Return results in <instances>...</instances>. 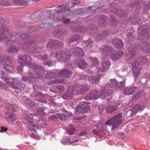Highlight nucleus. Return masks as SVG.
Listing matches in <instances>:
<instances>
[{
  "label": "nucleus",
  "mask_w": 150,
  "mask_h": 150,
  "mask_svg": "<svg viewBox=\"0 0 150 150\" xmlns=\"http://www.w3.org/2000/svg\"><path fill=\"white\" fill-rule=\"evenodd\" d=\"M1 73L2 75L1 77L8 86H11L13 88L21 90L23 89L24 85L18 78H13L12 79V81H10L11 79L7 76L6 73L3 71H2Z\"/></svg>",
  "instance_id": "1"
},
{
  "label": "nucleus",
  "mask_w": 150,
  "mask_h": 150,
  "mask_svg": "<svg viewBox=\"0 0 150 150\" xmlns=\"http://www.w3.org/2000/svg\"><path fill=\"white\" fill-rule=\"evenodd\" d=\"M33 89L34 92L32 94L33 96L37 97L40 98L39 100H36L38 101V102L46 103L47 102V100H43L42 99L44 97H45V98L50 101L49 102L50 104H51L53 105H56L54 102V99L52 96L48 95V94L43 95L40 92V88L38 86V85H34Z\"/></svg>",
  "instance_id": "2"
},
{
  "label": "nucleus",
  "mask_w": 150,
  "mask_h": 150,
  "mask_svg": "<svg viewBox=\"0 0 150 150\" xmlns=\"http://www.w3.org/2000/svg\"><path fill=\"white\" fill-rule=\"evenodd\" d=\"M125 80H123L120 83L117 82L115 79H111L105 86V90H108V93L112 94L117 88H122L125 86Z\"/></svg>",
  "instance_id": "3"
},
{
  "label": "nucleus",
  "mask_w": 150,
  "mask_h": 150,
  "mask_svg": "<svg viewBox=\"0 0 150 150\" xmlns=\"http://www.w3.org/2000/svg\"><path fill=\"white\" fill-rule=\"evenodd\" d=\"M35 72L36 73L39 79H42L45 77L47 79H52L56 77L58 78L57 71L56 72H47L43 70V68L38 66Z\"/></svg>",
  "instance_id": "4"
},
{
  "label": "nucleus",
  "mask_w": 150,
  "mask_h": 150,
  "mask_svg": "<svg viewBox=\"0 0 150 150\" xmlns=\"http://www.w3.org/2000/svg\"><path fill=\"white\" fill-rule=\"evenodd\" d=\"M142 28L139 27L138 30V33H139L138 39L139 41L142 42L143 43L145 42L144 43V46L142 48L144 51H145L146 53H150V45L148 42H146L147 38L148 37V33H146V30H142Z\"/></svg>",
  "instance_id": "5"
},
{
  "label": "nucleus",
  "mask_w": 150,
  "mask_h": 150,
  "mask_svg": "<svg viewBox=\"0 0 150 150\" xmlns=\"http://www.w3.org/2000/svg\"><path fill=\"white\" fill-rule=\"evenodd\" d=\"M0 65L7 72H12L14 71V67L12 64L11 59L8 56H0Z\"/></svg>",
  "instance_id": "6"
},
{
  "label": "nucleus",
  "mask_w": 150,
  "mask_h": 150,
  "mask_svg": "<svg viewBox=\"0 0 150 150\" xmlns=\"http://www.w3.org/2000/svg\"><path fill=\"white\" fill-rule=\"evenodd\" d=\"M17 61L21 66H23L26 65L29 67L33 68V69L35 71L38 66L35 64H32L31 63V58L30 56L28 55L19 56L17 59Z\"/></svg>",
  "instance_id": "7"
},
{
  "label": "nucleus",
  "mask_w": 150,
  "mask_h": 150,
  "mask_svg": "<svg viewBox=\"0 0 150 150\" xmlns=\"http://www.w3.org/2000/svg\"><path fill=\"white\" fill-rule=\"evenodd\" d=\"M124 119V117L122 114L119 113L111 117L106 122V124L112 126L111 130L112 131L121 124Z\"/></svg>",
  "instance_id": "8"
},
{
  "label": "nucleus",
  "mask_w": 150,
  "mask_h": 150,
  "mask_svg": "<svg viewBox=\"0 0 150 150\" xmlns=\"http://www.w3.org/2000/svg\"><path fill=\"white\" fill-rule=\"evenodd\" d=\"M56 8L55 9L49 11V18L51 19H54L56 17L54 13L58 14H62L70 10L69 6L67 5L64 4L58 5Z\"/></svg>",
  "instance_id": "9"
},
{
  "label": "nucleus",
  "mask_w": 150,
  "mask_h": 150,
  "mask_svg": "<svg viewBox=\"0 0 150 150\" xmlns=\"http://www.w3.org/2000/svg\"><path fill=\"white\" fill-rule=\"evenodd\" d=\"M52 57H56L58 61L62 63H65L70 59L71 56L70 54L66 52L64 50H59L55 54H52L50 56Z\"/></svg>",
  "instance_id": "10"
},
{
  "label": "nucleus",
  "mask_w": 150,
  "mask_h": 150,
  "mask_svg": "<svg viewBox=\"0 0 150 150\" xmlns=\"http://www.w3.org/2000/svg\"><path fill=\"white\" fill-rule=\"evenodd\" d=\"M107 91H108V90H105V86L102 93L96 90H93L90 93H89L85 97V99L88 100H90L92 99L95 100L100 97L108 96L110 94L108 93Z\"/></svg>",
  "instance_id": "11"
},
{
  "label": "nucleus",
  "mask_w": 150,
  "mask_h": 150,
  "mask_svg": "<svg viewBox=\"0 0 150 150\" xmlns=\"http://www.w3.org/2000/svg\"><path fill=\"white\" fill-rule=\"evenodd\" d=\"M36 117L35 114L29 113L25 116V118L28 121L27 125L28 129L32 132L35 133L37 132L36 130H38V127H35L34 123L31 121L33 117Z\"/></svg>",
  "instance_id": "12"
},
{
  "label": "nucleus",
  "mask_w": 150,
  "mask_h": 150,
  "mask_svg": "<svg viewBox=\"0 0 150 150\" xmlns=\"http://www.w3.org/2000/svg\"><path fill=\"white\" fill-rule=\"evenodd\" d=\"M89 102L83 101L81 102L76 108L75 110L77 112L84 113L90 110V106L88 105Z\"/></svg>",
  "instance_id": "13"
},
{
  "label": "nucleus",
  "mask_w": 150,
  "mask_h": 150,
  "mask_svg": "<svg viewBox=\"0 0 150 150\" xmlns=\"http://www.w3.org/2000/svg\"><path fill=\"white\" fill-rule=\"evenodd\" d=\"M5 30L2 29L1 31H0V42H8L10 41H15L16 39V38L15 37V34L12 35L11 36V37L10 38H9L8 36L9 35V34L8 33L6 34V35H5ZM10 36H11L10 35Z\"/></svg>",
  "instance_id": "14"
},
{
  "label": "nucleus",
  "mask_w": 150,
  "mask_h": 150,
  "mask_svg": "<svg viewBox=\"0 0 150 150\" xmlns=\"http://www.w3.org/2000/svg\"><path fill=\"white\" fill-rule=\"evenodd\" d=\"M74 87L72 86H69L65 92L62 96V97L64 100L71 99L74 97Z\"/></svg>",
  "instance_id": "15"
},
{
  "label": "nucleus",
  "mask_w": 150,
  "mask_h": 150,
  "mask_svg": "<svg viewBox=\"0 0 150 150\" xmlns=\"http://www.w3.org/2000/svg\"><path fill=\"white\" fill-rule=\"evenodd\" d=\"M4 118L9 124L12 125L13 124V122L16 119V115L13 112H9L5 114Z\"/></svg>",
  "instance_id": "16"
},
{
  "label": "nucleus",
  "mask_w": 150,
  "mask_h": 150,
  "mask_svg": "<svg viewBox=\"0 0 150 150\" xmlns=\"http://www.w3.org/2000/svg\"><path fill=\"white\" fill-rule=\"evenodd\" d=\"M110 54L111 59L115 61L120 58L122 56L123 53L121 50L117 51L113 49L112 51H111Z\"/></svg>",
  "instance_id": "17"
},
{
  "label": "nucleus",
  "mask_w": 150,
  "mask_h": 150,
  "mask_svg": "<svg viewBox=\"0 0 150 150\" xmlns=\"http://www.w3.org/2000/svg\"><path fill=\"white\" fill-rule=\"evenodd\" d=\"M132 67L133 68V73L135 76L134 79L136 80L140 72L141 69L140 66L138 63L134 62L132 64Z\"/></svg>",
  "instance_id": "18"
},
{
  "label": "nucleus",
  "mask_w": 150,
  "mask_h": 150,
  "mask_svg": "<svg viewBox=\"0 0 150 150\" xmlns=\"http://www.w3.org/2000/svg\"><path fill=\"white\" fill-rule=\"evenodd\" d=\"M57 74L58 77L66 78L70 76L71 74V72L70 70L65 69L60 71H57Z\"/></svg>",
  "instance_id": "19"
},
{
  "label": "nucleus",
  "mask_w": 150,
  "mask_h": 150,
  "mask_svg": "<svg viewBox=\"0 0 150 150\" xmlns=\"http://www.w3.org/2000/svg\"><path fill=\"white\" fill-rule=\"evenodd\" d=\"M74 65L75 67H78L80 69L86 68L88 66V64L83 59L79 60L75 62Z\"/></svg>",
  "instance_id": "20"
},
{
  "label": "nucleus",
  "mask_w": 150,
  "mask_h": 150,
  "mask_svg": "<svg viewBox=\"0 0 150 150\" xmlns=\"http://www.w3.org/2000/svg\"><path fill=\"white\" fill-rule=\"evenodd\" d=\"M113 50L111 47L106 45H103L100 48V51L104 54H105V55L110 54L111 51Z\"/></svg>",
  "instance_id": "21"
},
{
  "label": "nucleus",
  "mask_w": 150,
  "mask_h": 150,
  "mask_svg": "<svg viewBox=\"0 0 150 150\" xmlns=\"http://www.w3.org/2000/svg\"><path fill=\"white\" fill-rule=\"evenodd\" d=\"M111 64L109 60H106L102 62L101 68V72H105L108 71L110 68Z\"/></svg>",
  "instance_id": "22"
},
{
  "label": "nucleus",
  "mask_w": 150,
  "mask_h": 150,
  "mask_svg": "<svg viewBox=\"0 0 150 150\" xmlns=\"http://www.w3.org/2000/svg\"><path fill=\"white\" fill-rule=\"evenodd\" d=\"M88 89V86H83L81 85H78L76 86V91L78 94H82L87 91Z\"/></svg>",
  "instance_id": "23"
},
{
  "label": "nucleus",
  "mask_w": 150,
  "mask_h": 150,
  "mask_svg": "<svg viewBox=\"0 0 150 150\" xmlns=\"http://www.w3.org/2000/svg\"><path fill=\"white\" fill-rule=\"evenodd\" d=\"M100 74H98L96 76H90L88 78L89 83L92 85L97 83L100 80Z\"/></svg>",
  "instance_id": "24"
},
{
  "label": "nucleus",
  "mask_w": 150,
  "mask_h": 150,
  "mask_svg": "<svg viewBox=\"0 0 150 150\" xmlns=\"http://www.w3.org/2000/svg\"><path fill=\"white\" fill-rule=\"evenodd\" d=\"M112 43L113 45L117 48H122L123 47L122 41L121 39L115 38L113 40Z\"/></svg>",
  "instance_id": "25"
},
{
  "label": "nucleus",
  "mask_w": 150,
  "mask_h": 150,
  "mask_svg": "<svg viewBox=\"0 0 150 150\" xmlns=\"http://www.w3.org/2000/svg\"><path fill=\"white\" fill-rule=\"evenodd\" d=\"M137 89L136 86H132L131 87H127L124 90V94L126 95H132L135 92Z\"/></svg>",
  "instance_id": "26"
},
{
  "label": "nucleus",
  "mask_w": 150,
  "mask_h": 150,
  "mask_svg": "<svg viewBox=\"0 0 150 150\" xmlns=\"http://www.w3.org/2000/svg\"><path fill=\"white\" fill-rule=\"evenodd\" d=\"M108 33L107 32L105 31L102 32L98 33L96 34V35L93 36L94 38L97 40H100L102 39L105 38L108 35Z\"/></svg>",
  "instance_id": "27"
},
{
  "label": "nucleus",
  "mask_w": 150,
  "mask_h": 150,
  "mask_svg": "<svg viewBox=\"0 0 150 150\" xmlns=\"http://www.w3.org/2000/svg\"><path fill=\"white\" fill-rule=\"evenodd\" d=\"M35 78L33 75L23 76L22 78V80L27 83H32L35 81Z\"/></svg>",
  "instance_id": "28"
},
{
  "label": "nucleus",
  "mask_w": 150,
  "mask_h": 150,
  "mask_svg": "<svg viewBox=\"0 0 150 150\" xmlns=\"http://www.w3.org/2000/svg\"><path fill=\"white\" fill-rule=\"evenodd\" d=\"M71 50L73 52L75 53L76 55H80L81 56H83L84 55V52L82 50V49L77 46L72 48Z\"/></svg>",
  "instance_id": "29"
},
{
  "label": "nucleus",
  "mask_w": 150,
  "mask_h": 150,
  "mask_svg": "<svg viewBox=\"0 0 150 150\" xmlns=\"http://www.w3.org/2000/svg\"><path fill=\"white\" fill-rule=\"evenodd\" d=\"M107 17L102 16H100L98 18V22L100 26H104L107 24L108 20Z\"/></svg>",
  "instance_id": "30"
},
{
  "label": "nucleus",
  "mask_w": 150,
  "mask_h": 150,
  "mask_svg": "<svg viewBox=\"0 0 150 150\" xmlns=\"http://www.w3.org/2000/svg\"><path fill=\"white\" fill-rule=\"evenodd\" d=\"M88 61L91 64V66L93 67L98 64L99 62L97 58L90 57L88 59Z\"/></svg>",
  "instance_id": "31"
},
{
  "label": "nucleus",
  "mask_w": 150,
  "mask_h": 150,
  "mask_svg": "<svg viewBox=\"0 0 150 150\" xmlns=\"http://www.w3.org/2000/svg\"><path fill=\"white\" fill-rule=\"evenodd\" d=\"M67 30L64 29H60L58 30L56 32L57 35L59 37H63L67 35Z\"/></svg>",
  "instance_id": "32"
},
{
  "label": "nucleus",
  "mask_w": 150,
  "mask_h": 150,
  "mask_svg": "<svg viewBox=\"0 0 150 150\" xmlns=\"http://www.w3.org/2000/svg\"><path fill=\"white\" fill-rule=\"evenodd\" d=\"M144 108V106L139 104H137L133 106L132 110L134 114H136L138 111L140 110H142Z\"/></svg>",
  "instance_id": "33"
},
{
  "label": "nucleus",
  "mask_w": 150,
  "mask_h": 150,
  "mask_svg": "<svg viewBox=\"0 0 150 150\" xmlns=\"http://www.w3.org/2000/svg\"><path fill=\"white\" fill-rule=\"evenodd\" d=\"M55 40H50L47 45V47L48 48L53 49L56 48Z\"/></svg>",
  "instance_id": "34"
},
{
  "label": "nucleus",
  "mask_w": 150,
  "mask_h": 150,
  "mask_svg": "<svg viewBox=\"0 0 150 150\" xmlns=\"http://www.w3.org/2000/svg\"><path fill=\"white\" fill-rule=\"evenodd\" d=\"M117 106L115 105H109L106 108V111L107 113H111L117 110Z\"/></svg>",
  "instance_id": "35"
},
{
  "label": "nucleus",
  "mask_w": 150,
  "mask_h": 150,
  "mask_svg": "<svg viewBox=\"0 0 150 150\" xmlns=\"http://www.w3.org/2000/svg\"><path fill=\"white\" fill-rule=\"evenodd\" d=\"M38 125H35V126H37L38 127V129H39V127H42V128H44L46 125V121L45 120H39L37 122Z\"/></svg>",
  "instance_id": "36"
},
{
  "label": "nucleus",
  "mask_w": 150,
  "mask_h": 150,
  "mask_svg": "<svg viewBox=\"0 0 150 150\" xmlns=\"http://www.w3.org/2000/svg\"><path fill=\"white\" fill-rule=\"evenodd\" d=\"M25 102L27 105H29L31 107H32L33 105H37L39 104V103L30 101L27 98H26Z\"/></svg>",
  "instance_id": "37"
},
{
  "label": "nucleus",
  "mask_w": 150,
  "mask_h": 150,
  "mask_svg": "<svg viewBox=\"0 0 150 150\" xmlns=\"http://www.w3.org/2000/svg\"><path fill=\"white\" fill-rule=\"evenodd\" d=\"M19 49L15 46L10 47H8L7 51L10 53L17 52L19 50Z\"/></svg>",
  "instance_id": "38"
},
{
  "label": "nucleus",
  "mask_w": 150,
  "mask_h": 150,
  "mask_svg": "<svg viewBox=\"0 0 150 150\" xmlns=\"http://www.w3.org/2000/svg\"><path fill=\"white\" fill-rule=\"evenodd\" d=\"M74 28L75 29V31L78 32H84L87 31V28L83 26L75 27H74Z\"/></svg>",
  "instance_id": "39"
},
{
  "label": "nucleus",
  "mask_w": 150,
  "mask_h": 150,
  "mask_svg": "<svg viewBox=\"0 0 150 150\" xmlns=\"http://www.w3.org/2000/svg\"><path fill=\"white\" fill-rule=\"evenodd\" d=\"M15 37L16 38V39H18L20 38H28V34L24 33L23 34H21L20 33L18 34H15Z\"/></svg>",
  "instance_id": "40"
},
{
  "label": "nucleus",
  "mask_w": 150,
  "mask_h": 150,
  "mask_svg": "<svg viewBox=\"0 0 150 150\" xmlns=\"http://www.w3.org/2000/svg\"><path fill=\"white\" fill-rule=\"evenodd\" d=\"M80 38V36L78 35H73L69 40V42H72L77 41Z\"/></svg>",
  "instance_id": "41"
},
{
  "label": "nucleus",
  "mask_w": 150,
  "mask_h": 150,
  "mask_svg": "<svg viewBox=\"0 0 150 150\" xmlns=\"http://www.w3.org/2000/svg\"><path fill=\"white\" fill-rule=\"evenodd\" d=\"M65 80L63 79H57L54 81H51L50 84L55 83H63L65 82Z\"/></svg>",
  "instance_id": "42"
},
{
  "label": "nucleus",
  "mask_w": 150,
  "mask_h": 150,
  "mask_svg": "<svg viewBox=\"0 0 150 150\" xmlns=\"http://www.w3.org/2000/svg\"><path fill=\"white\" fill-rule=\"evenodd\" d=\"M66 132L69 135H73L75 133V130L72 126H71L67 129Z\"/></svg>",
  "instance_id": "43"
},
{
  "label": "nucleus",
  "mask_w": 150,
  "mask_h": 150,
  "mask_svg": "<svg viewBox=\"0 0 150 150\" xmlns=\"http://www.w3.org/2000/svg\"><path fill=\"white\" fill-rule=\"evenodd\" d=\"M137 47H134L132 46L129 48V52L133 56H134L135 55L136 53V49Z\"/></svg>",
  "instance_id": "44"
},
{
  "label": "nucleus",
  "mask_w": 150,
  "mask_h": 150,
  "mask_svg": "<svg viewBox=\"0 0 150 150\" xmlns=\"http://www.w3.org/2000/svg\"><path fill=\"white\" fill-rule=\"evenodd\" d=\"M145 94V92L144 91H141L136 93L135 97L137 98H139L144 96Z\"/></svg>",
  "instance_id": "45"
},
{
  "label": "nucleus",
  "mask_w": 150,
  "mask_h": 150,
  "mask_svg": "<svg viewBox=\"0 0 150 150\" xmlns=\"http://www.w3.org/2000/svg\"><path fill=\"white\" fill-rule=\"evenodd\" d=\"M83 43L84 45H85V46L87 47L89 45H91L93 43L92 39L91 38H89L88 40L83 42Z\"/></svg>",
  "instance_id": "46"
},
{
  "label": "nucleus",
  "mask_w": 150,
  "mask_h": 150,
  "mask_svg": "<svg viewBox=\"0 0 150 150\" xmlns=\"http://www.w3.org/2000/svg\"><path fill=\"white\" fill-rule=\"evenodd\" d=\"M56 48H60L62 47L64 45V43L62 42L55 40Z\"/></svg>",
  "instance_id": "47"
},
{
  "label": "nucleus",
  "mask_w": 150,
  "mask_h": 150,
  "mask_svg": "<svg viewBox=\"0 0 150 150\" xmlns=\"http://www.w3.org/2000/svg\"><path fill=\"white\" fill-rule=\"evenodd\" d=\"M44 108H43L42 107L38 108L37 110V112H38V115L40 116L44 115Z\"/></svg>",
  "instance_id": "48"
},
{
  "label": "nucleus",
  "mask_w": 150,
  "mask_h": 150,
  "mask_svg": "<svg viewBox=\"0 0 150 150\" xmlns=\"http://www.w3.org/2000/svg\"><path fill=\"white\" fill-rule=\"evenodd\" d=\"M110 23L112 25H115L117 23V21L115 16H112L110 17Z\"/></svg>",
  "instance_id": "49"
},
{
  "label": "nucleus",
  "mask_w": 150,
  "mask_h": 150,
  "mask_svg": "<svg viewBox=\"0 0 150 150\" xmlns=\"http://www.w3.org/2000/svg\"><path fill=\"white\" fill-rule=\"evenodd\" d=\"M50 90L54 93H58V86H52L50 88Z\"/></svg>",
  "instance_id": "50"
},
{
  "label": "nucleus",
  "mask_w": 150,
  "mask_h": 150,
  "mask_svg": "<svg viewBox=\"0 0 150 150\" xmlns=\"http://www.w3.org/2000/svg\"><path fill=\"white\" fill-rule=\"evenodd\" d=\"M57 115L58 118H59L62 120H64L66 118V115L63 114H57Z\"/></svg>",
  "instance_id": "51"
},
{
  "label": "nucleus",
  "mask_w": 150,
  "mask_h": 150,
  "mask_svg": "<svg viewBox=\"0 0 150 150\" xmlns=\"http://www.w3.org/2000/svg\"><path fill=\"white\" fill-rule=\"evenodd\" d=\"M14 125L18 129H21L22 127V124L18 121H16Z\"/></svg>",
  "instance_id": "52"
},
{
  "label": "nucleus",
  "mask_w": 150,
  "mask_h": 150,
  "mask_svg": "<svg viewBox=\"0 0 150 150\" xmlns=\"http://www.w3.org/2000/svg\"><path fill=\"white\" fill-rule=\"evenodd\" d=\"M37 58L40 59L44 60L47 58L48 57L47 54L42 55H38L37 56Z\"/></svg>",
  "instance_id": "53"
},
{
  "label": "nucleus",
  "mask_w": 150,
  "mask_h": 150,
  "mask_svg": "<svg viewBox=\"0 0 150 150\" xmlns=\"http://www.w3.org/2000/svg\"><path fill=\"white\" fill-rule=\"evenodd\" d=\"M55 62H54L47 61L46 62H45L43 64L44 65H47L49 67H51L53 66Z\"/></svg>",
  "instance_id": "54"
},
{
  "label": "nucleus",
  "mask_w": 150,
  "mask_h": 150,
  "mask_svg": "<svg viewBox=\"0 0 150 150\" xmlns=\"http://www.w3.org/2000/svg\"><path fill=\"white\" fill-rule=\"evenodd\" d=\"M135 114H134L132 110L130 109L127 112L126 115L128 117H131Z\"/></svg>",
  "instance_id": "55"
},
{
  "label": "nucleus",
  "mask_w": 150,
  "mask_h": 150,
  "mask_svg": "<svg viewBox=\"0 0 150 150\" xmlns=\"http://www.w3.org/2000/svg\"><path fill=\"white\" fill-rule=\"evenodd\" d=\"M71 142V139H69L66 138L63 139L61 141V142L62 144H66Z\"/></svg>",
  "instance_id": "56"
},
{
  "label": "nucleus",
  "mask_w": 150,
  "mask_h": 150,
  "mask_svg": "<svg viewBox=\"0 0 150 150\" xmlns=\"http://www.w3.org/2000/svg\"><path fill=\"white\" fill-rule=\"evenodd\" d=\"M139 59L140 61L144 63H146L147 62V59L145 56L140 57Z\"/></svg>",
  "instance_id": "57"
},
{
  "label": "nucleus",
  "mask_w": 150,
  "mask_h": 150,
  "mask_svg": "<svg viewBox=\"0 0 150 150\" xmlns=\"http://www.w3.org/2000/svg\"><path fill=\"white\" fill-rule=\"evenodd\" d=\"M58 92H62L64 91L65 89V87L63 85L58 86Z\"/></svg>",
  "instance_id": "58"
},
{
  "label": "nucleus",
  "mask_w": 150,
  "mask_h": 150,
  "mask_svg": "<svg viewBox=\"0 0 150 150\" xmlns=\"http://www.w3.org/2000/svg\"><path fill=\"white\" fill-rule=\"evenodd\" d=\"M31 43L30 42H26L24 43L22 45V47L23 49L26 48L28 47H29V45Z\"/></svg>",
  "instance_id": "59"
},
{
  "label": "nucleus",
  "mask_w": 150,
  "mask_h": 150,
  "mask_svg": "<svg viewBox=\"0 0 150 150\" xmlns=\"http://www.w3.org/2000/svg\"><path fill=\"white\" fill-rule=\"evenodd\" d=\"M102 71V69L100 68L99 67H96L94 69L93 72L94 74L97 73L100 71Z\"/></svg>",
  "instance_id": "60"
},
{
  "label": "nucleus",
  "mask_w": 150,
  "mask_h": 150,
  "mask_svg": "<svg viewBox=\"0 0 150 150\" xmlns=\"http://www.w3.org/2000/svg\"><path fill=\"white\" fill-rule=\"evenodd\" d=\"M2 5L5 6H8L10 4V2L7 1H2L1 2Z\"/></svg>",
  "instance_id": "61"
},
{
  "label": "nucleus",
  "mask_w": 150,
  "mask_h": 150,
  "mask_svg": "<svg viewBox=\"0 0 150 150\" xmlns=\"http://www.w3.org/2000/svg\"><path fill=\"white\" fill-rule=\"evenodd\" d=\"M127 37L128 39V41H130V39L132 38V33H128L127 35Z\"/></svg>",
  "instance_id": "62"
},
{
  "label": "nucleus",
  "mask_w": 150,
  "mask_h": 150,
  "mask_svg": "<svg viewBox=\"0 0 150 150\" xmlns=\"http://www.w3.org/2000/svg\"><path fill=\"white\" fill-rule=\"evenodd\" d=\"M83 117H84L83 116L79 117L76 116L74 118L73 120L75 121H76L77 120H80Z\"/></svg>",
  "instance_id": "63"
},
{
  "label": "nucleus",
  "mask_w": 150,
  "mask_h": 150,
  "mask_svg": "<svg viewBox=\"0 0 150 150\" xmlns=\"http://www.w3.org/2000/svg\"><path fill=\"white\" fill-rule=\"evenodd\" d=\"M87 76L86 75H81L79 76V78L81 79L84 80L86 78Z\"/></svg>",
  "instance_id": "64"
}]
</instances>
